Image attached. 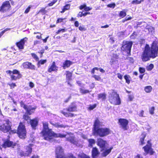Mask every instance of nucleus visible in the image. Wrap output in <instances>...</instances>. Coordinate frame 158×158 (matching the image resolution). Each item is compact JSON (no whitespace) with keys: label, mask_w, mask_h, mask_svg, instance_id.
<instances>
[{"label":"nucleus","mask_w":158,"mask_h":158,"mask_svg":"<svg viewBox=\"0 0 158 158\" xmlns=\"http://www.w3.org/2000/svg\"><path fill=\"white\" fill-rule=\"evenodd\" d=\"M43 123V129L42 133L44 139L50 141L53 137L60 138L66 137V140L71 143L78 147L81 146V144L79 142V140L76 138L73 134L69 133H67L66 135H64L60 133H55L51 129L49 128L48 123L47 122H44Z\"/></svg>","instance_id":"obj_1"},{"label":"nucleus","mask_w":158,"mask_h":158,"mask_svg":"<svg viewBox=\"0 0 158 158\" xmlns=\"http://www.w3.org/2000/svg\"><path fill=\"white\" fill-rule=\"evenodd\" d=\"M158 41H154L150 48L148 45L147 44L145 49L141 56V58L143 61L150 60V58H154L158 56Z\"/></svg>","instance_id":"obj_2"},{"label":"nucleus","mask_w":158,"mask_h":158,"mask_svg":"<svg viewBox=\"0 0 158 158\" xmlns=\"http://www.w3.org/2000/svg\"><path fill=\"white\" fill-rule=\"evenodd\" d=\"M109 100L111 103L114 105H118L121 103L118 94L113 90L109 93Z\"/></svg>","instance_id":"obj_3"},{"label":"nucleus","mask_w":158,"mask_h":158,"mask_svg":"<svg viewBox=\"0 0 158 158\" xmlns=\"http://www.w3.org/2000/svg\"><path fill=\"white\" fill-rule=\"evenodd\" d=\"M110 133V130L107 128H99L95 129L93 133L95 135H98L100 137H103L108 135Z\"/></svg>","instance_id":"obj_4"},{"label":"nucleus","mask_w":158,"mask_h":158,"mask_svg":"<svg viewBox=\"0 0 158 158\" xmlns=\"http://www.w3.org/2000/svg\"><path fill=\"white\" fill-rule=\"evenodd\" d=\"M17 134L21 139H24L26 136V132L25 126L22 123H20L18 127Z\"/></svg>","instance_id":"obj_5"},{"label":"nucleus","mask_w":158,"mask_h":158,"mask_svg":"<svg viewBox=\"0 0 158 158\" xmlns=\"http://www.w3.org/2000/svg\"><path fill=\"white\" fill-rule=\"evenodd\" d=\"M132 45V42L131 41H124L123 42L121 50L123 51H126L127 53L128 54L130 53L131 48Z\"/></svg>","instance_id":"obj_6"},{"label":"nucleus","mask_w":158,"mask_h":158,"mask_svg":"<svg viewBox=\"0 0 158 158\" xmlns=\"http://www.w3.org/2000/svg\"><path fill=\"white\" fill-rule=\"evenodd\" d=\"M11 129V123L8 120H6L0 125V130L4 133L9 132Z\"/></svg>","instance_id":"obj_7"},{"label":"nucleus","mask_w":158,"mask_h":158,"mask_svg":"<svg viewBox=\"0 0 158 158\" xmlns=\"http://www.w3.org/2000/svg\"><path fill=\"white\" fill-rule=\"evenodd\" d=\"M55 153L56 155V158H67L68 156L66 157L65 156L64 153V150L62 147L58 146L56 147L55 150Z\"/></svg>","instance_id":"obj_8"},{"label":"nucleus","mask_w":158,"mask_h":158,"mask_svg":"<svg viewBox=\"0 0 158 158\" xmlns=\"http://www.w3.org/2000/svg\"><path fill=\"white\" fill-rule=\"evenodd\" d=\"M21 106L26 110L27 114L29 115H31L33 113L36 108V106L32 107L30 106L25 105L22 102H21Z\"/></svg>","instance_id":"obj_9"},{"label":"nucleus","mask_w":158,"mask_h":158,"mask_svg":"<svg viewBox=\"0 0 158 158\" xmlns=\"http://www.w3.org/2000/svg\"><path fill=\"white\" fill-rule=\"evenodd\" d=\"M118 123L120 127L124 130H127V127L128 121L127 120L124 118H120L118 120Z\"/></svg>","instance_id":"obj_10"},{"label":"nucleus","mask_w":158,"mask_h":158,"mask_svg":"<svg viewBox=\"0 0 158 158\" xmlns=\"http://www.w3.org/2000/svg\"><path fill=\"white\" fill-rule=\"evenodd\" d=\"M97 144L100 148L104 149L106 147L108 144L106 141L99 138L97 139Z\"/></svg>","instance_id":"obj_11"},{"label":"nucleus","mask_w":158,"mask_h":158,"mask_svg":"<svg viewBox=\"0 0 158 158\" xmlns=\"http://www.w3.org/2000/svg\"><path fill=\"white\" fill-rule=\"evenodd\" d=\"M10 5L8 1L4 2L1 7L0 11L4 12L8 10L10 7Z\"/></svg>","instance_id":"obj_12"},{"label":"nucleus","mask_w":158,"mask_h":158,"mask_svg":"<svg viewBox=\"0 0 158 158\" xmlns=\"http://www.w3.org/2000/svg\"><path fill=\"white\" fill-rule=\"evenodd\" d=\"M58 68V67L56 65L55 62L53 61L51 65L49 67L48 71V72L51 73L52 71H57Z\"/></svg>","instance_id":"obj_13"},{"label":"nucleus","mask_w":158,"mask_h":158,"mask_svg":"<svg viewBox=\"0 0 158 158\" xmlns=\"http://www.w3.org/2000/svg\"><path fill=\"white\" fill-rule=\"evenodd\" d=\"M22 65L24 68L29 69H35V66L29 62H25L23 63Z\"/></svg>","instance_id":"obj_14"},{"label":"nucleus","mask_w":158,"mask_h":158,"mask_svg":"<svg viewBox=\"0 0 158 158\" xmlns=\"http://www.w3.org/2000/svg\"><path fill=\"white\" fill-rule=\"evenodd\" d=\"M27 38H25L21 40L20 42L17 43L16 45L19 48L21 49H23V46L25 42L27 40Z\"/></svg>","instance_id":"obj_15"},{"label":"nucleus","mask_w":158,"mask_h":158,"mask_svg":"<svg viewBox=\"0 0 158 158\" xmlns=\"http://www.w3.org/2000/svg\"><path fill=\"white\" fill-rule=\"evenodd\" d=\"M16 144L15 143H13L12 142L10 141L9 140L6 141L2 145V147L4 148L6 147H12L13 148Z\"/></svg>","instance_id":"obj_16"},{"label":"nucleus","mask_w":158,"mask_h":158,"mask_svg":"<svg viewBox=\"0 0 158 158\" xmlns=\"http://www.w3.org/2000/svg\"><path fill=\"white\" fill-rule=\"evenodd\" d=\"M66 110L69 112L76 111H77V106L74 103H73L66 108Z\"/></svg>","instance_id":"obj_17"},{"label":"nucleus","mask_w":158,"mask_h":158,"mask_svg":"<svg viewBox=\"0 0 158 158\" xmlns=\"http://www.w3.org/2000/svg\"><path fill=\"white\" fill-rule=\"evenodd\" d=\"M67 158H76L72 154H69ZM78 158H90L88 156L82 153L79 155Z\"/></svg>","instance_id":"obj_18"},{"label":"nucleus","mask_w":158,"mask_h":158,"mask_svg":"<svg viewBox=\"0 0 158 158\" xmlns=\"http://www.w3.org/2000/svg\"><path fill=\"white\" fill-rule=\"evenodd\" d=\"M33 144H29V146H27L26 148V152L23 154L24 156H28L30 154H31L32 152V148L31 147L32 146Z\"/></svg>","instance_id":"obj_19"},{"label":"nucleus","mask_w":158,"mask_h":158,"mask_svg":"<svg viewBox=\"0 0 158 158\" xmlns=\"http://www.w3.org/2000/svg\"><path fill=\"white\" fill-rule=\"evenodd\" d=\"M143 148L145 152L147 153H149L151 155L153 154V152L151 148L150 144L147 145L145 147H144Z\"/></svg>","instance_id":"obj_20"},{"label":"nucleus","mask_w":158,"mask_h":158,"mask_svg":"<svg viewBox=\"0 0 158 158\" xmlns=\"http://www.w3.org/2000/svg\"><path fill=\"white\" fill-rule=\"evenodd\" d=\"M73 64L72 62L69 60H65L63 63L62 67L64 69H65L66 68H68Z\"/></svg>","instance_id":"obj_21"},{"label":"nucleus","mask_w":158,"mask_h":158,"mask_svg":"<svg viewBox=\"0 0 158 158\" xmlns=\"http://www.w3.org/2000/svg\"><path fill=\"white\" fill-rule=\"evenodd\" d=\"M38 121L39 120L37 118H35L30 120L31 125L33 128L35 129V127L37 126Z\"/></svg>","instance_id":"obj_22"},{"label":"nucleus","mask_w":158,"mask_h":158,"mask_svg":"<svg viewBox=\"0 0 158 158\" xmlns=\"http://www.w3.org/2000/svg\"><path fill=\"white\" fill-rule=\"evenodd\" d=\"M99 152L96 147L94 148L92 150V156L93 158L98 156Z\"/></svg>","instance_id":"obj_23"},{"label":"nucleus","mask_w":158,"mask_h":158,"mask_svg":"<svg viewBox=\"0 0 158 158\" xmlns=\"http://www.w3.org/2000/svg\"><path fill=\"white\" fill-rule=\"evenodd\" d=\"M51 123L55 127L58 128H65L68 127V126L67 125H65L62 124H60L59 123Z\"/></svg>","instance_id":"obj_24"},{"label":"nucleus","mask_w":158,"mask_h":158,"mask_svg":"<svg viewBox=\"0 0 158 158\" xmlns=\"http://www.w3.org/2000/svg\"><path fill=\"white\" fill-rule=\"evenodd\" d=\"M100 125V122L98 118H96V119L94 124V129H93V131H95V129H98L99 127H98Z\"/></svg>","instance_id":"obj_25"},{"label":"nucleus","mask_w":158,"mask_h":158,"mask_svg":"<svg viewBox=\"0 0 158 158\" xmlns=\"http://www.w3.org/2000/svg\"><path fill=\"white\" fill-rule=\"evenodd\" d=\"M89 142L88 146L89 147H92L93 146V145L95 143V141L94 139H90L88 140Z\"/></svg>","instance_id":"obj_26"},{"label":"nucleus","mask_w":158,"mask_h":158,"mask_svg":"<svg viewBox=\"0 0 158 158\" xmlns=\"http://www.w3.org/2000/svg\"><path fill=\"white\" fill-rule=\"evenodd\" d=\"M60 112L67 117H73L74 116V114H73L70 113L65 112L63 111H60Z\"/></svg>","instance_id":"obj_27"},{"label":"nucleus","mask_w":158,"mask_h":158,"mask_svg":"<svg viewBox=\"0 0 158 158\" xmlns=\"http://www.w3.org/2000/svg\"><path fill=\"white\" fill-rule=\"evenodd\" d=\"M65 74L67 80H71L72 75V73L69 71H66Z\"/></svg>","instance_id":"obj_28"},{"label":"nucleus","mask_w":158,"mask_h":158,"mask_svg":"<svg viewBox=\"0 0 158 158\" xmlns=\"http://www.w3.org/2000/svg\"><path fill=\"white\" fill-rule=\"evenodd\" d=\"M22 75L20 74H19L17 76L12 74L10 75L11 79L12 80H16L17 79H19L21 77Z\"/></svg>","instance_id":"obj_29"},{"label":"nucleus","mask_w":158,"mask_h":158,"mask_svg":"<svg viewBox=\"0 0 158 158\" xmlns=\"http://www.w3.org/2000/svg\"><path fill=\"white\" fill-rule=\"evenodd\" d=\"M98 99H102L104 100L106 99V94L105 93L99 94L98 95Z\"/></svg>","instance_id":"obj_30"},{"label":"nucleus","mask_w":158,"mask_h":158,"mask_svg":"<svg viewBox=\"0 0 158 158\" xmlns=\"http://www.w3.org/2000/svg\"><path fill=\"white\" fill-rule=\"evenodd\" d=\"M152 88L151 86H148L144 88V90L147 93H149L152 91Z\"/></svg>","instance_id":"obj_31"},{"label":"nucleus","mask_w":158,"mask_h":158,"mask_svg":"<svg viewBox=\"0 0 158 158\" xmlns=\"http://www.w3.org/2000/svg\"><path fill=\"white\" fill-rule=\"evenodd\" d=\"M126 12L124 10H123L120 12L119 16L122 18H123L126 15Z\"/></svg>","instance_id":"obj_32"},{"label":"nucleus","mask_w":158,"mask_h":158,"mask_svg":"<svg viewBox=\"0 0 158 158\" xmlns=\"http://www.w3.org/2000/svg\"><path fill=\"white\" fill-rule=\"evenodd\" d=\"M112 149V148L110 149H108L106 150H105L102 153V155L103 156H105L108 155L111 152Z\"/></svg>","instance_id":"obj_33"},{"label":"nucleus","mask_w":158,"mask_h":158,"mask_svg":"<svg viewBox=\"0 0 158 158\" xmlns=\"http://www.w3.org/2000/svg\"><path fill=\"white\" fill-rule=\"evenodd\" d=\"M70 7L69 4H67L64 6L62 10V11L61 12V13H64L66 10H69Z\"/></svg>","instance_id":"obj_34"},{"label":"nucleus","mask_w":158,"mask_h":158,"mask_svg":"<svg viewBox=\"0 0 158 158\" xmlns=\"http://www.w3.org/2000/svg\"><path fill=\"white\" fill-rule=\"evenodd\" d=\"M47 62V60H41L39 61L38 64V66L39 67H40V64H43Z\"/></svg>","instance_id":"obj_35"},{"label":"nucleus","mask_w":158,"mask_h":158,"mask_svg":"<svg viewBox=\"0 0 158 158\" xmlns=\"http://www.w3.org/2000/svg\"><path fill=\"white\" fill-rule=\"evenodd\" d=\"M143 1V0H134V1H132V2L131 4H139L140 3H141V2Z\"/></svg>","instance_id":"obj_36"},{"label":"nucleus","mask_w":158,"mask_h":158,"mask_svg":"<svg viewBox=\"0 0 158 158\" xmlns=\"http://www.w3.org/2000/svg\"><path fill=\"white\" fill-rule=\"evenodd\" d=\"M124 78L126 81V82L128 84H129L130 83V76L128 75H125L124 76Z\"/></svg>","instance_id":"obj_37"},{"label":"nucleus","mask_w":158,"mask_h":158,"mask_svg":"<svg viewBox=\"0 0 158 158\" xmlns=\"http://www.w3.org/2000/svg\"><path fill=\"white\" fill-rule=\"evenodd\" d=\"M80 91L81 93L83 94H85L89 92V91L88 90H85L82 89H80Z\"/></svg>","instance_id":"obj_38"},{"label":"nucleus","mask_w":158,"mask_h":158,"mask_svg":"<svg viewBox=\"0 0 158 158\" xmlns=\"http://www.w3.org/2000/svg\"><path fill=\"white\" fill-rule=\"evenodd\" d=\"M154 65L153 64H151L149 66L147 67V69L148 70L150 71L153 68Z\"/></svg>","instance_id":"obj_39"},{"label":"nucleus","mask_w":158,"mask_h":158,"mask_svg":"<svg viewBox=\"0 0 158 158\" xmlns=\"http://www.w3.org/2000/svg\"><path fill=\"white\" fill-rule=\"evenodd\" d=\"M97 81H100L101 80V78L98 75H94L92 76Z\"/></svg>","instance_id":"obj_40"},{"label":"nucleus","mask_w":158,"mask_h":158,"mask_svg":"<svg viewBox=\"0 0 158 158\" xmlns=\"http://www.w3.org/2000/svg\"><path fill=\"white\" fill-rule=\"evenodd\" d=\"M148 29L149 32H150L151 34H152L154 33V29L152 27H150L148 28Z\"/></svg>","instance_id":"obj_41"},{"label":"nucleus","mask_w":158,"mask_h":158,"mask_svg":"<svg viewBox=\"0 0 158 158\" xmlns=\"http://www.w3.org/2000/svg\"><path fill=\"white\" fill-rule=\"evenodd\" d=\"M155 108L154 107H152L149 109V112L151 114H154Z\"/></svg>","instance_id":"obj_42"},{"label":"nucleus","mask_w":158,"mask_h":158,"mask_svg":"<svg viewBox=\"0 0 158 158\" xmlns=\"http://www.w3.org/2000/svg\"><path fill=\"white\" fill-rule=\"evenodd\" d=\"M143 138H140V142L141 144L143 145L144 144L143 141L144 138L145 137V135L144 134H142V135Z\"/></svg>","instance_id":"obj_43"},{"label":"nucleus","mask_w":158,"mask_h":158,"mask_svg":"<svg viewBox=\"0 0 158 158\" xmlns=\"http://www.w3.org/2000/svg\"><path fill=\"white\" fill-rule=\"evenodd\" d=\"M139 72L140 73H144L145 71V69L144 68L139 67Z\"/></svg>","instance_id":"obj_44"},{"label":"nucleus","mask_w":158,"mask_h":158,"mask_svg":"<svg viewBox=\"0 0 158 158\" xmlns=\"http://www.w3.org/2000/svg\"><path fill=\"white\" fill-rule=\"evenodd\" d=\"M11 29L10 28H6V29H5L3 31H2L0 33V35L2 36L3 34L6 31H8V30H9L10 29Z\"/></svg>","instance_id":"obj_45"},{"label":"nucleus","mask_w":158,"mask_h":158,"mask_svg":"<svg viewBox=\"0 0 158 158\" xmlns=\"http://www.w3.org/2000/svg\"><path fill=\"white\" fill-rule=\"evenodd\" d=\"M12 73L14 74H17V75L19 74H20L19 72L16 69L12 71Z\"/></svg>","instance_id":"obj_46"},{"label":"nucleus","mask_w":158,"mask_h":158,"mask_svg":"<svg viewBox=\"0 0 158 158\" xmlns=\"http://www.w3.org/2000/svg\"><path fill=\"white\" fill-rule=\"evenodd\" d=\"M96 107V105L94 104L92 105H90L89 106V109L90 110H92Z\"/></svg>","instance_id":"obj_47"},{"label":"nucleus","mask_w":158,"mask_h":158,"mask_svg":"<svg viewBox=\"0 0 158 158\" xmlns=\"http://www.w3.org/2000/svg\"><path fill=\"white\" fill-rule=\"evenodd\" d=\"M57 1V0H53L52 2L49 3L48 4V6H52Z\"/></svg>","instance_id":"obj_48"},{"label":"nucleus","mask_w":158,"mask_h":158,"mask_svg":"<svg viewBox=\"0 0 158 158\" xmlns=\"http://www.w3.org/2000/svg\"><path fill=\"white\" fill-rule=\"evenodd\" d=\"M32 56L35 60H38L39 58L37 55L35 53H33L31 54Z\"/></svg>","instance_id":"obj_49"},{"label":"nucleus","mask_w":158,"mask_h":158,"mask_svg":"<svg viewBox=\"0 0 158 158\" xmlns=\"http://www.w3.org/2000/svg\"><path fill=\"white\" fill-rule=\"evenodd\" d=\"M65 31V29H59L57 32H56V33L58 34L59 33L62 32H64Z\"/></svg>","instance_id":"obj_50"},{"label":"nucleus","mask_w":158,"mask_h":158,"mask_svg":"<svg viewBox=\"0 0 158 158\" xmlns=\"http://www.w3.org/2000/svg\"><path fill=\"white\" fill-rule=\"evenodd\" d=\"M92 9V8L91 7H87L86 5V6L85 7L84 10L86 11H87L91 10Z\"/></svg>","instance_id":"obj_51"},{"label":"nucleus","mask_w":158,"mask_h":158,"mask_svg":"<svg viewBox=\"0 0 158 158\" xmlns=\"http://www.w3.org/2000/svg\"><path fill=\"white\" fill-rule=\"evenodd\" d=\"M79 29L80 30L83 31H85L86 30V28H85L84 26H80L79 27Z\"/></svg>","instance_id":"obj_52"},{"label":"nucleus","mask_w":158,"mask_h":158,"mask_svg":"<svg viewBox=\"0 0 158 158\" xmlns=\"http://www.w3.org/2000/svg\"><path fill=\"white\" fill-rule=\"evenodd\" d=\"M115 6V4L114 3L110 4L107 5V6L108 7L114 8Z\"/></svg>","instance_id":"obj_53"},{"label":"nucleus","mask_w":158,"mask_h":158,"mask_svg":"<svg viewBox=\"0 0 158 158\" xmlns=\"http://www.w3.org/2000/svg\"><path fill=\"white\" fill-rule=\"evenodd\" d=\"M116 60V59L114 58H112L111 59V61H110L111 64H114V62H115Z\"/></svg>","instance_id":"obj_54"},{"label":"nucleus","mask_w":158,"mask_h":158,"mask_svg":"<svg viewBox=\"0 0 158 158\" xmlns=\"http://www.w3.org/2000/svg\"><path fill=\"white\" fill-rule=\"evenodd\" d=\"M64 19H65V18H59L57 20L56 23L61 22L63 21V20Z\"/></svg>","instance_id":"obj_55"},{"label":"nucleus","mask_w":158,"mask_h":158,"mask_svg":"<svg viewBox=\"0 0 158 158\" xmlns=\"http://www.w3.org/2000/svg\"><path fill=\"white\" fill-rule=\"evenodd\" d=\"M23 118L27 120L29 119V117L27 115H24L23 116Z\"/></svg>","instance_id":"obj_56"},{"label":"nucleus","mask_w":158,"mask_h":158,"mask_svg":"<svg viewBox=\"0 0 158 158\" xmlns=\"http://www.w3.org/2000/svg\"><path fill=\"white\" fill-rule=\"evenodd\" d=\"M9 85L10 86L11 88H14L16 86V85L15 83H11L9 84Z\"/></svg>","instance_id":"obj_57"},{"label":"nucleus","mask_w":158,"mask_h":158,"mask_svg":"<svg viewBox=\"0 0 158 158\" xmlns=\"http://www.w3.org/2000/svg\"><path fill=\"white\" fill-rule=\"evenodd\" d=\"M31 8V7L29 6L27 8L25 11V13L26 14L27 13L30 11Z\"/></svg>","instance_id":"obj_58"},{"label":"nucleus","mask_w":158,"mask_h":158,"mask_svg":"<svg viewBox=\"0 0 158 158\" xmlns=\"http://www.w3.org/2000/svg\"><path fill=\"white\" fill-rule=\"evenodd\" d=\"M85 6H86V5L85 4L82 5L80 6L79 8L81 10H82L83 9H85Z\"/></svg>","instance_id":"obj_59"},{"label":"nucleus","mask_w":158,"mask_h":158,"mask_svg":"<svg viewBox=\"0 0 158 158\" xmlns=\"http://www.w3.org/2000/svg\"><path fill=\"white\" fill-rule=\"evenodd\" d=\"M29 85L31 88H33L34 86V85L33 83L31 82L29 83Z\"/></svg>","instance_id":"obj_60"},{"label":"nucleus","mask_w":158,"mask_h":158,"mask_svg":"<svg viewBox=\"0 0 158 158\" xmlns=\"http://www.w3.org/2000/svg\"><path fill=\"white\" fill-rule=\"evenodd\" d=\"M144 113V111L143 110H142L141 111L140 113H139V115L140 117H143V114Z\"/></svg>","instance_id":"obj_61"},{"label":"nucleus","mask_w":158,"mask_h":158,"mask_svg":"<svg viewBox=\"0 0 158 158\" xmlns=\"http://www.w3.org/2000/svg\"><path fill=\"white\" fill-rule=\"evenodd\" d=\"M135 158H143V157L140 155L138 154L135 157Z\"/></svg>","instance_id":"obj_62"},{"label":"nucleus","mask_w":158,"mask_h":158,"mask_svg":"<svg viewBox=\"0 0 158 158\" xmlns=\"http://www.w3.org/2000/svg\"><path fill=\"white\" fill-rule=\"evenodd\" d=\"M75 26L76 27H78L79 26V23L77 21H76L74 23Z\"/></svg>","instance_id":"obj_63"},{"label":"nucleus","mask_w":158,"mask_h":158,"mask_svg":"<svg viewBox=\"0 0 158 158\" xmlns=\"http://www.w3.org/2000/svg\"><path fill=\"white\" fill-rule=\"evenodd\" d=\"M118 78L120 79H122V75L120 74H118Z\"/></svg>","instance_id":"obj_64"}]
</instances>
